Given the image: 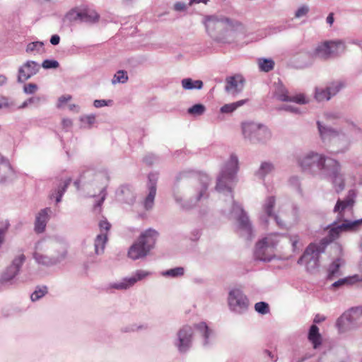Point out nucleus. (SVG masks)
<instances>
[{
    "label": "nucleus",
    "instance_id": "nucleus-25",
    "mask_svg": "<svg viewBox=\"0 0 362 362\" xmlns=\"http://www.w3.org/2000/svg\"><path fill=\"white\" fill-rule=\"evenodd\" d=\"M46 288H40L36 290L32 295L31 299L35 301L42 297L46 293Z\"/></svg>",
    "mask_w": 362,
    "mask_h": 362
},
{
    "label": "nucleus",
    "instance_id": "nucleus-31",
    "mask_svg": "<svg viewBox=\"0 0 362 362\" xmlns=\"http://www.w3.org/2000/svg\"><path fill=\"white\" fill-rule=\"evenodd\" d=\"M110 103H111V101H110V100L107 101L105 100H95L94 101L93 104L95 107H101L108 105Z\"/></svg>",
    "mask_w": 362,
    "mask_h": 362
},
{
    "label": "nucleus",
    "instance_id": "nucleus-19",
    "mask_svg": "<svg viewBox=\"0 0 362 362\" xmlns=\"http://www.w3.org/2000/svg\"><path fill=\"white\" fill-rule=\"evenodd\" d=\"M106 240L107 237L105 235H100L97 237L95 245L96 253H99L103 250Z\"/></svg>",
    "mask_w": 362,
    "mask_h": 362
},
{
    "label": "nucleus",
    "instance_id": "nucleus-3",
    "mask_svg": "<svg viewBox=\"0 0 362 362\" xmlns=\"http://www.w3.org/2000/svg\"><path fill=\"white\" fill-rule=\"evenodd\" d=\"M155 243V240L151 231H148L141 237L129 250L128 255L133 259L144 257L148 252L150 247Z\"/></svg>",
    "mask_w": 362,
    "mask_h": 362
},
{
    "label": "nucleus",
    "instance_id": "nucleus-35",
    "mask_svg": "<svg viewBox=\"0 0 362 362\" xmlns=\"http://www.w3.org/2000/svg\"><path fill=\"white\" fill-rule=\"evenodd\" d=\"M327 22L332 25L334 23L333 13H329L327 18Z\"/></svg>",
    "mask_w": 362,
    "mask_h": 362
},
{
    "label": "nucleus",
    "instance_id": "nucleus-42",
    "mask_svg": "<svg viewBox=\"0 0 362 362\" xmlns=\"http://www.w3.org/2000/svg\"><path fill=\"white\" fill-rule=\"evenodd\" d=\"M338 91V90H334L333 92H332V94H335Z\"/></svg>",
    "mask_w": 362,
    "mask_h": 362
},
{
    "label": "nucleus",
    "instance_id": "nucleus-16",
    "mask_svg": "<svg viewBox=\"0 0 362 362\" xmlns=\"http://www.w3.org/2000/svg\"><path fill=\"white\" fill-rule=\"evenodd\" d=\"M128 80L127 72L124 71H118L114 76L112 83H124Z\"/></svg>",
    "mask_w": 362,
    "mask_h": 362
},
{
    "label": "nucleus",
    "instance_id": "nucleus-5",
    "mask_svg": "<svg viewBox=\"0 0 362 362\" xmlns=\"http://www.w3.org/2000/svg\"><path fill=\"white\" fill-rule=\"evenodd\" d=\"M37 71V64L35 62H27L19 69L18 80L26 81L35 75Z\"/></svg>",
    "mask_w": 362,
    "mask_h": 362
},
{
    "label": "nucleus",
    "instance_id": "nucleus-29",
    "mask_svg": "<svg viewBox=\"0 0 362 362\" xmlns=\"http://www.w3.org/2000/svg\"><path fill=\"white\" fill-rule=\"evenodd\" d=\"M308 7L307 6H302L296 12V17L300 18L307 14L308 12Z\"/></svg>",
    "mask_w": 362,
    "mask_h": 362
},
{
    "label": "nucleus",
    "instance_id": "nucleus-41",
    "mask_svg": "<svg viewBox=\"0 0 362 362\" xmlns=\"http://www.w3.org/2000/svg\"><path fill=\"white\" fill-rule=\"evenodd\" d=\"M339 264H336V269H335V270H337V269L339 268Z\"/></svg>",
    "mask_w": 362,
    "mask_h": 362
},
{
    "label": "nucleus",
    "instance_id": "nucleus-23",
    "mask_svg": "<svg viewBox=\"0 0 362 362\" xmlns=\"http://www.w3.org/2000/svg\"><path fill=\"white\" fill-rule=\"evenodd\" d=\"M205 111V107L202 104H196L188 109V112L192 115H201Z\"/></svg>",
    "mask_w": 362,
    "mask_h": 362
},
{
    "label": "nucleus",
    "instance_id": "nucleus-18",
    "mask_svg": "<svg viewBox=\"0 0 362 362\" xmlns=\"http://www.w3.org/2000/svg\"><path fill=\"white\" fill-rule=\"evenodd\" d=\"M353 203L351 200L338 201L335 205L334 211L341 213L345 209L352 206Z\"/></svg>",
    "mask_w": 362,
    "mask_h": 362
},
{
    "label": "nucleus",
    "instance_id": "nucleus-1",
    "mask_svg": "<svg viewBox=\"0 0 362 362\" xmlns=\"http://www.w3.org/2000/svg\"><path fill=\"white\" fill-rule=\"evenodd\" d=\"M205 26L209 33L214 30L224 37H231L236 34L240 29L241 25L238 22H232L228 19H218L215 17H208L205 20Z\"/></svg>",
    "mask_w": 362,
    "mask_h": 362
},
{
    "label": "nucleus",
    "instance_id": "nucleus-13",
    "mask_svg": "<svg viewBox=\"0 0 362 362\" xmlns=\"http://www.w3.org/2000/svg\"><path fill=\"white\" fill-rule=\"evenodd\" d=\"M258 64L261 71L268 72L273 69L274 62L271 59L260 58L258 59Z\"/></svg>",
    "mask_w": 362,
    "mask_h": 362
},
{
    "label": "nucleus",
    "instance_id": "nucleus-30",
    "mask_svg": "<svg viewBox=\"0 0 362 362\" xmlns=\"http://www.w3.org/2000/svg\"><path fill=\"white\" fill-rule=\"evenodd\" d=\"M182 274H183L182 268H177V269L169 270L165 272V274L172 275V276H177V275H181Z\"/></svg>",
    "mask_w": 362,
    "mask_h": 362
},
{
    "label": "nucleus",
    "instance_id": "nucleus-8",
    "mask_svg": "<svg viewBox=\"0 0 362 362\" xmlns=\"http://www.w3.org/2000/svg\"><path fill=\"white\" fill-rule=\"evenodd\" d=\"M246 301V298L239 290H233L230 292L229 302L231 305L245 306Z\"/></svg>",
    "mask_w": 362,
    "mask_h": 362
},
{
    "label": "nucleus",
    "instance_id": "nucleus-37",
    "mask_svg": "<svg viewBox=\"0 0 362 362\" xmlns=\"http://www.w3.org/2000/svg\"><path fill=\"white\" fill-rule=\"evenodd\" d=\"M348 281H349V279H341V280H340V281H339L335 282V283L334 284V286H338V285H340V284H344V283L348 282Z\"/></svg>",
    "mask_w": 362,
    "mask_h": 362
},
{
    "label": "nucleus",
    "instance_id": "nucleus-6",
    "mask_svg": "<svg viewBox=\"0 0 362 362\" xmlns=\"http://www.w3.org/2000/svg\"><path fill=\"white\" fill-rule=\"evenodd\" d=\"M226 81L228 83L226 87V91L238 93L243 90L245 80L242 76H231L228 78Z\"/></svg>",
    "mask_w": 362,
    "mask_h": 362
},
{
    "label": "nucleus",
    "instance_id": "nucleus-11",
    "mask_svg": "<svg viewBox=\"0 0 362 362\" xmlns=\"http://www.w3.org/2000/svg\"><path fill=\"white\" fill-rule=\"evenodd\" d=\"M247 101L248 100L247 99H245V100H240L235 103L226 104L221 107L220 110L222 113H230V112H232L234 110H235L239 107L245 105Z\"/></svg>",
    "mask_w": 362,
    "mask_h": 362
},
{
    "label": "nucleus",
    "instance_id": "nucleus-15",
    "mask_svg": "<svg viewBox=\"0 0 362 362\" xmlns=\"http://www.w3.org/2000/svg\"><path fill=\"white\" fill-rule=\"evenodd\" d=\"M47 216V214L46 211H44L37 217L36 225H35V230L37 232L40 233L45 230Z\"/></svg>",
    "mask_w": 362,
    "mask_h": 362
},
{
    "label": "nucleus",
    "instance_id": "nucleus-10",
    "mask_svg": "<svg viewBox=\"0 0 362 362\" xmlns=\"http://www.w3.org/2000/svg\"><path fill=\"white\" fill-rule=\"evenodd\" d=\"M77 15L82 20L88 22L96 21L99 18L98 13L90 9H85L82 13H78Z\"/></svg>",
    "mask_w": 362,
    "mask_h": 362
},
{
    "label": "nucleus",
    "instance_id": "nucleus-4",
    "mask_svg": "<svg viewBox=\"0 0 362 362\" xmlns=\"http://www.w3.org/2000/svg\"><path fill=\"white\" fill-rule=\"evenodd\" d=\"M344 50V46L341 42H325L317 48V53L321 57H328L332 54H339Z\"/></svg>",
    "mask_w": 362,
    "mask_h": 362
},
{
    "label": "nucleus",
    "instance_id": "nucleus-27",
    "mask_svg": "<svg viewBox=\"0 0 362 362\" xmlns=\"http://www.w3.org/2000/svg\"><path fill=\"white\" fill-rule=\"evenodd\" d=\"M24 92L26 94H33L37 90V86L33 83H29L24 86Z\"/></svg>",
    "mask_w": 362,
    "mask_h": 362
},
{
    "label": "nucleus",
    "instance_id": "nucleus-45",
    "mask_svg": "<svg viewBox=\"0 0 362 362\" xmlns=\"http://www.w3.org/2000/svg\"><path fill=\"white\" fill-rule=\"evenodd\" d=\"M331 272H332V274H334V272H335V270H332Z\"/></svg>",
    "mask_w": 362,
    "mask_h": 362
},
{
    "label": "nucleus",
    "instance_id": "nucleus-9",
    "mask_svg": "<svg viewBox=\"0 0 362 362\" xmlns=\"http://www.w3.org/2000/svg\"><path fill=\"white\" fill-rule=\"evenodd\" d=\"M182 86L185 90L201 89L203 83L200 80L193 81L191 78H185L182 81Z\"/></svg>",
    "mask_w": 362,
    "mask_h": 362
},
{
    "label": "nucleus",
    "instance_id": "nucleus-12",
    "mask_svg": "<svg viewBox=\"0 0 362 362\" xmlns=\"http://www.w3.org/2000/svg\"><path fill=\"white\" fill-rule=\"evenodd\" d=\"M362 223V219L356 220L354 221H345L344 223L338 226V229L341 231L354 230Z\"/></svg>",
    "mask_w": 362,
    "mask_h": 362
},
{
    "label": "nucleus",
    "instance_id": "nucleus-14",
    "mask_svg": "<svg viewBox=\"0 0 362 362\" xmlns=\"http://www.w3.org/2000/svg\"><path fill=\"white\" fill-rule=\"evenodd\" d=\"M309 339L313 343L315 347L320 344V334H319L318 328L317 326L313 325L310 327L309 332Z\"/></svg>",
    "mask_w": 362,
    "mask_h": 362
},
{
    "label": "nucleus",
    "instance_id": "nucleus-46",
    "mask_svg": "<svg viewBox=\"0 0 362 362\" xmlns=\"http://www.w3.org/2000/svg\"><path fill=\"white\" fill-rule=\"evenodd\" d=\"M319 129H320V132L322 133V129L320 126H319Z\"/></svg>",
    "mask_w": 362,
    "mask_h": 362
},
{
    "label": "nucleus",
    "instance_id": "nucleus-40",
    "mask_svg": "<svg viewBox=\"0 0 362 362\" xmlns=\"http://www.w3.org/2000/svg\"><path fill=\"white\" fill-rule=\"evenodd\" d=\"M201 327H202V328H204V329H206V328H207V327H206V326L205 325H204V324H203V325H201Z\"/></svg>",
    "mask_w": 362,
    "mask_h": 362
},
{
    "label": "nucleus",
    "instance_id": "nucleus-7",
    "mask_svg": "<svg viewBox=\"0 0 362 362\" xmlns=\"http://www.w3.org/2000/svg\"><path fill=\"white\" fill-rule=\"evenodd\" d=\"M279 90L281 92V93H277V97L281 100H292L300 104H305L308 101V99L302 94H299L293 98H289L286 94V90L281 85L279 86Z\"/></svg>",
    "mask_w": 362,
    "mask_h": 362
},
{
    "label": "nucleus",
    "instance_id": "nucleus-20",
    "mask_svg": "<svg viewBox=\"0 0 362 362\" xmlns=\"http://www.w3.org/2000/svg\"><path fill=\"white\" fill-rule=\"evenodd\" d=\"M317 254L315 252V251L313 249L312 246H310L305 252L304 255L300 259L301 262H305L308 264L310 263V260L312 258L316 257Z\"/></svg>",
    "mask_w": 362,
    "mask_h": 362
},
{
    "label": "nucleus",
    "instance_id": "nucleus-26",
    "mask_svg": "<svg viewBox=\"0 0 362 362\" xmlns=\"http://www.w3.org/2000/svg\"><path fill=\"white\" fill-rule=\"evenodd\" d=\"M59 64L55 60L46 59L42 62V66L45 69L57 68Z\"/></svg>",
    "mask_w": 362,
    "mask_h": 362
},
{
    "label": "nucleus",
    "instance_id": "nucleus-36",
    "mask_svg": "<svg viewBox=\"0 0 362 362\" xmlns=\"http://www.w3.org/2000/svg\"><path fill=\"white\" fill-rule=\"evenodd\" d=\"M175 8L177 11H181L185 8V6L184 4L177 3L175 5Z\"/></svg>",
    "mask_w": 362,
    "mask_h": 362
},
{
    "label": "nucleus",
    "instance_id": "nucleus-22",
    "mask_svg": "<svg viewBox=\"0 0 362 362\" xmlns=\"http://www.w3.org/2000/svg\"><path fill=\"white\" fill-rule=\"evenodd\" d=\"M141 277H138V279H140ZM137 279L135 278H129L124 279L123 282L117 283L114 285V287L116 288H127L129 286H132L134 282H136Z\"/></svg>",
    "mask_w": 362,
    "mask_h": 362
},
{
    "label": "nucleus",
    "instance_id": "nucleus-39",
    "mask_svg": "<svg viewBox=\"0 0 362 362\" xmlns=\"http://www.w3.org/2000/svg\"><path fill=\"white\" fill-rule=\"evenodd\" d=\"M208 1L209 0H190V3L191 4H193V3L199 4V3L203 2L204 4H206L208 2Z\"/></svg>",
    "mask_w": 362,
    "mask_h": 362
},
{
    "label": "nucleus",
    "instance_id": "nucleus-43",
    "mask_svg": "<svg viewBox=\"0 0 362 362\" xmlns=\"http://www.w3.org/2000/svg\"><path fill=\"white\" fill-rule=\"evenodd\" d=\"M315 322H320V320H317V318H315Z\"/></svg>",
    "mask_w": 362,
    "mask_h": 362
},
{
    "label": "nucleus",
    "instance_id": "nucleus-33",
    "mask_svg": "<svg viewBox=\"0 0 362 362\" xmlns=\"http://www.w3.org/2000/svg\"><path fill=\"white\" fill-rule=\"evenodd\" d=\"M100 228L107 230L110 228V224L106 221H102L100 223Z\"/></svg>",
    "mask_w": 362,
    "mask_h": 362
},
{
    "label": "nucleus",
    "instance_id": "nucleus-34",
    "mask_svg": "<svg viewBox=\"0 0 362 362\" xmlns=\"http://www.w3.org/2000/svg\"><path fill=\"white\" fill-rule=\"evenodd\" d=\"M50 42L54 45L59 44V37L58 35H53L50 39Z\"/></svg>",
    "mask_w": 362,
    "mask_h": 362
},
{
    "label": "nucleus",
    "instance_id": "nucleus-24",
    "mask_svg": "<svg viewBox=\"0 0 362 362\" xmlns=\"http://www.w3.org/2000/svg\"><path fill=\"white\" fill-rule=\"evenodd\" d=\"M255 310L261 314H265L268 312V305L264 302H259L255 304Z\"/></svg>",
    "mask_w": 362,
    "mask_h": 362
},
{
    "label": "nucleus",
    "instance_id": "nucleus-21",
    "mask_svg": "<svg viewBox=\"0 0 362 362\" xmlns=\"http://www.w3.org/2000/svg\"><path fill=\"white\" fill-rule=\"evenodd\" d=\"M43 49V43L41 42H33L27 45V52H39Z\"/></svg>",
    "mask_w": 362,
    "mask_h": 362
},
{
    "label": "nucleus",
    "instance_id": "nucleus-2",
    "mask_svg": "<svg viewBox=\"0 0 362 362\" xmlns=\"http://www.w3.org/2000/svg\"><path fill=\"white\" fill-rule=\"evenodd\" d=\"M242 129L244 137L251 141L263 142L271 136V134L266 127L252 122H243Z\"/></svg>",
    "mask_w": 362,
    "mask_h": 362
},
{
    "label": "nucleus",
    "instance_id": "nucleus-44",
    "mask_svg": "<svg viewBox=\"0 0 362 362\" xmlns=\"http://www.w3.org/2000/svg\"><path fill=\"white\" fill-rule=\"evenodd\" d=\"M314 265H308V268H312L313 267Z\"/></svg>",
    "mask_w": 362,
    "mask_h": 362
},
{
    "label": "nucleus",
    "instance_id": "nucleus-32",
    "mask_svg": "<svg viewBox=\"0 0 362 362\" xmlns=\"http://www.w3.org/2000/svg\"><path fill=\"white\" fill-rule=\"evenodd\" d=\"M71 97L70 95L63 96L59 99V106H62L66 102H68L71 100Z\"/></svg>",
    "mask_w": 362,
    "mask_h": 362
},
{
    "label": "nucleus",
    "instance_id": "nucleus-17",
    "mask_svg": "<svg viewBox=\"0 0 362 362\" xmlns=\"http://www.w3.org/2000/svg\"><path fill=\"white\" fill-rule=\"evenodd\" d=\"M315 99L319 101L329 100L331 98V91L330 90H317L315 93Z\"/></svg>",
    "mask_w": 362,
    "mask_h": 362
},
{
    "label": "nucleus",
    "instance_id": "nucleus-28",
    "mask_svg": "<svg viewBox=\"0 0 362 362\" xmlns=\"http://www.w3.org/2000/svg\"><path fill=\"white\" fill-rule=\"evenodd\" d=\"M155 194H156L155 189H152L151 192H150L149 196L146 198V199L145 201V206H146V207H151V205H152V204L153 202Z\"/></svg>",
    "mask_w": 362,
    "mask_h": 362
},
{
    "label": "nucleus",
    "instance_id": "nucleus-38",
    "mask_svg": "<svg viewBox=\"0 0 362 362\" xmlns=\"http://www.w3.org/2000/svg\"><path fill=\"white\" fill-rule=\"evenodd\" d=\"M6 82V78L4 75H0V86L5 84Z\"/></svg>",
    "mask_w": 362,
    "mask_h": 362
}]
</instances>
